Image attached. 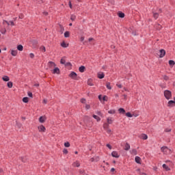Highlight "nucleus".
Segmentation results:
<instances>
[{"instance_id": "1", "label": "nucleus", "mask_w": 175, "mask_h": 175, "mask_svg": "<svg viewBox=\"0 0 175 175\" xmlns=\"http://www.w3.org/2000/svg\"><path fill=\"white\" fill-rule=\"evenodd\" d=\"M164 96L165 99H167V100H169V99L172 98V92L170 90H165Z\"/></svg>"}, {"instance_id": "2", "label": "nucleus", "mask_w": 175, "mask_h": 175, "mask_svg": "<svg viewBox=\"0 0 175 175\" xmlns=\"http://www.w3.org/2000/svg\"><path fill=\"white\" fill-rule=\"evenodd\" d=\"M68 76L73 80H77V73L74 71L71 72Z\"/></svg>"}, {"instance_id": "3", "label": "nucleus", "mask_w": 175, "mask_h": 175, "mask_svg": "<svg viewBox=\"0 0 175 175\" xmlns=\"http://www.w3.org/2000/svg\"><path fill=\"white\" fill-rule=\"evenodd\" d=\"M159 58H163L164 55H166V51L165 49L159 50Z\"/></svg>"}, {"instance_id": "4", "label": "nucleus", "mask_w": 175, "mask_h": 175, "mask_svg": "<svg viewBox=\"0 0 175 175\" xmlns=\"http://www.w3.org/2000/svg\"><path fill=\"white\" fill-rule=\"evenodd\" d=\"M38 129L39 132H46V127H44V126H43V124L38 126Z\"/></svg>"}, {"instance_id": "5", "label": "nucleus", "mask_w": 175, "mask_h": 175, "mask_svg": "<svg viewBox=\"0 0 175 175\" xmlns=\"http://www.w3.org/2000/svg\"><path fill=\"white\" fill-rule=\"evenodd\" d=\"M52 73L53 75H59V73H61V71L59 70L58 67H55V68L53 70Z\"/></svg>"}, {"instance_id": "6", "label": "nucleus", "mask_w": 175, "mask_h": 175, "mask_svg": "<svg viewBox=\"0 0 175 175\" xmlns=\"http://www.w3.org/2000/svg\"><path fill=\"white\" fill-rule=\"evenodd\" d=\"M48 66L51 69H53V68H55V66H57V64H55V63H54L53 62H49Z\"/></svg>"}, {"instance_id": "7", "label": "nucleus", "mask_w": 175, "mask_h": 175, "mask_svg": "<svg viewBox=\"0 0 175 175\" xmlns=\"http://www.w3.org/2000/svg\"><path fill=\"white\" fill-rule=\"evenodd\" d=\"M174 105H175V100H170L167 103L168 107H173V106H174Z\"/></svg>"}, {"instance_id": "8", "label": "nucleus", "mask_w": 175, "mask_h": 175, "mask_svg": "<svg viewBox=\"0 0 175 175\" xmlns=\"http://www.w3.org/2000/svg\"><path fill=\"white\" fill-rule=\"evenodd\" d=\"M135 161L136 163H138L139 165L142 164V159L139 156H136L135 158Z\"/></svg>"}, {"instance_id": "9", "label": "nucleus", "mask_w": 175, "mask_h": 175, "mask_svg": "<svg viewBox=\"0 0 175 175\" xmlns=\"http://www.w3.org/2000/svg\"><path fill=\"white\" fill-rule=\"evenodd\" d=\"M111 157H113V158H118L120 157V154H118V152L117 151H113L111 152Z\"/></svg>"}, {"instance_id": "10", "label": "nucleus", "mask_w": 175, "mask_h": 175, "mask_svg": "<svg viewBox=\"0 0 175 175\" xmlns=\"http://www.w3.org/2000/svg\"><path fill=\"white\" fill-rule=\"evenodd\" d=\"M39 122L41 124L46 122V116H40L39 118Z\"/></svg>"}, {"instance_id": "11", "label": "nucleus", "mask_w": 175, "mask_h": 175, "mask_svg": "<svg viewBox=\"0 0 175 175\" xmlns=\"http://www.w3.org/2000/svg\"><path fill=\"white\" fill-rule=\"evenodd\" d=\"M118 16L120 17V18H124V17H125V14L121 11H119L118 12Z\"/></svg>"}, {"instance_id": "12", "label": "nucleus", "mask_w": 175, "mask_h": 175, "mask_svg": "<svg viewBox=\"0 0 175 175\" xmlns=\"http://www.w3.org/2000/svg\"><path fill=\"white\" fill-rule=\"evenodd\" d=\"M79 70L81 73H84V72H85V66H81L79 68Z\"/></svg>"}, {"instance_id": "13", "label": "nucleus", "mask_w": 175, "mask_h": 175, "mask_svg": "<svg viewBox=\"0 0 175 175\" xmlns=\"http://www.w3.org/2000/svg\"><path fill=\"white\" fill-rule=\"evenodd\" d=\"M140 139H142V140H147L148 136L146 134L143 133L140 135Z\"/></svg>"}, {"instance_id": "14", "label": "nucleus", "mask_w": 175, "mask_h": 175, "mask_svg": "<svg viewBox=\"0 0 175 175\" xmlns=\"http://www.w3.org/2000/svg\"><path fill=\"white\" fill-rule=\"evenodd\" d=\"M97 77H98L99 79H105V73H103V72H98L97 74Z\"/></svg>"}, {"instance_id": "15", "label": "nucleus", "mask_w": 175, "mask_h": 175, "mask_svg": "<svg viewBox=\"0 0 175 175\" xmlns=\"http://www.w3.org/2000/svg\"><path fill=\"white\" fill-rule=\"evenodd\" d=\"M61 46L63 47L64 49H66V47L69 46V44H66L65 41L61 43Z\"/></svg>"}, {"instance_id": "16", "label": "nucleus", "mask_w": 175, "mask_h": 175, "mask_svg": "<svg viewBox=\"0 0 175 175\" xmlns=\"http://www.w3.org/2000/svg\"><path fill=\"white\" fill-rule=\"evenodd\" d=\"M130 154H131V155H137V150L136 149H133L130 150Z\"/></svg>"}, {"instance_id": "17", "label": "nucleus", "mask_w": 175, "mask_h": 175, "mask_svg": "<svg viewBox=\"0 0 175 175\" xmlns=\"http://www.w3.org/2000/svg\"><path fill=\"white\" fill-rule=\"evenodd\" d=\"M2 80H3V81H9L10 80V78H9L8 76L4 75L2 77Z\"/></svg>"}, {"instance_id": "18", "label": "nucleus", "mask_w": 175, "mask_h": 175, "mask_svg": "<svg viewBox=\"0 0 175 175\" xmlns=\"http://www.w3.org/2000/svg\"><path fill=\"white\" fill-rule=\"evenodd\" d=\"M59 32L61 34L64 33V31H65V28H64V26L62 25H59Z\"/></svg>"}, {"instance_id": "19", "label": "nucleus", "mask_w": 175, "mask_h": 175, "mask_svg": "<svg viewBox=\"0 0 175 175\" xmlns=\"http://www.w3.org/2000/svg\"><path fill=\"white\" fill-rule=\"evenodd\" d=\"M130 148H131V145H129L128 142H126L124 148L125 151H129Z\"/></svg>"}, {"instance_id": "20", "label": "nucleus", "mask_w": 175, "mask_h": 175, "mask_svg": "<svg viewBox=\"0 0 175 175\" xmlns=\"http://www.w3.org/2000/svg\"><path fill=\"white\" fill-rule=\"evenodd\" d=\"M118 111H119L120 114H125V113H126L125 109L124 108H120L118 109Z\"/></svg>"}, {"instance_id": "21", "label": "nucleus", "mask_w": 175, "mask_h": 175, "mask_svg": "<svg viewBox=\"0 0 175 175\" xmlns=\"http://www.w3.org/2000/svg\"><path fill=\"white\" fill-rule=\"evenodd\" d=\"M72 166H74V167H79L80 163H79V161H76L72 163Z\"/></svg>"}, {"instance_id": "22", "label": "nucleus", "mask_w": 175, "mask_h": 175, "mask_svg": "<svg viewBox=\"0 0 175 175\" xmlns=\"http://www.w3.org/2000/svg\"><path fill=\"white\" fill-rule=\"evenodd\" d=\"M17 50H18V51H23V50H24V46H23L21 44H19L17 46Z\"/></svg>"}, {"instance_id": "23", "label": "nucleus", "mask_w": 175, "mask_h": 175, "mask_svg": "<svg viewBox=\"0 0 175 175\" xmlns=\"http://www.w3.org/2000/svg\"><path fill=\"white\" fill-rule=\"evenodd\" d=\"M7 87H8V88H13V82L8 81L7 83Z\"/></svg>"}, {"instance_id": "24", "label": "nucleus", "mask_w": 175, "mask_h": 175, "mask_svg": "<svg viewBox=\"0 0 175 175\" xmlns=\"http://www.w3.org/2000/svg\"><path fill=\"white\" fill-rule=\"evenodd\" d=\"M168 64L170 66H175V62L174 60H169Z\"/></svg>"}, {"instance_id": "25", "label": "nucleus", "mask_w": 175, "mask_h": 175, "mask_svg": "<svg viewBox=\"0 0 175 175\" xmlns=\"http://www.w3.org/2000/svg\"><path fill=\"white\" fill-rule=\"evenodd\" d=\"M92 117H93V118L96 120L97 122H99V121H100V118H99V116H98L96 115H93Z\"/></svg>"}, {"instance_id": "26", "label": "nucleus", "mask_w": 175, "mask_h": 175, "mask_svg": "<svg viewBox=\"0 0 175 175\" xmlns=\"http://www.w3.org/2000/svg\"><path fill=\"white\" fill-rule=\"evenodd\" d=\"M163 168L165 169L167 172H169V170H170V167H169V166H167L166 164H163Z\"/></svg>"}, {"instance_id": "27", "label": "nucleus", "mask_w": 175, "mask_h": 175, "mask_svg": "<svg viewBox=\"0 0 175 175\" xmlns=\"http://www.w3.org/2000/svg\"><path fill=\"white\" fill-rule=\"evenodd\" d=\"M23 103H28V102H29V99L28 98V97H24L23 98Z\"/></svg>"}, {"instance_id": "28", "label": "nucleus", "mask_w": 175, "mask_h": 175, "mask_svg": "<svg viewBox=\"0 0 175 175\" xmlns=\"http://www.w3.org/2000/svg\"><path fill=\"white\" fill-rule=\"evenodd\" d=\"M70 36V31H65L64 33V38H69Z\"/></svg>"}, {"instance_id": "29", "label": "nucleus", "mask_w": 175, "mask_h": 175, "mask_svg": "<svg viewBox=\"0 0 175 175\" xmlns=\"http://www.w3.org/2000/svg\"><path fill=\"white\" fill-rule=\"evenodd\" d=\"M88 85H90V86L94 85V83H92V79H89L88 80Z\"/></svg>"}, {"instance_id": "30", "label": "nucleus", "mask_w": 175, "mask_h": 175, "mask_svg": "<svg viewBox=\"0 0 175 175\" xmlns=\"http://www.w3.org/2000/svg\"><path fill=\"white\" fill-rule=\"evenodd\" d=\"M11 55H12L13 57H16V55H17V51L12 50V51H11Z\"/></svg>"}, {"instance_id": "31", "label": "nucleus", "mask_w": 175, "mask_h": 175, "mask_svg": "<svg viewBox=\"0 0 175 175\" xmlns=\"http://www.w3.org/2000/svg\"><path fill=\"white\" fill-rule=\"evenodd\" d=\"M156 29H158V31H161V29H162V25H161L160 24H157Z\"/></svg>"}, {"instance_id": "32", "label": "nucleus", "mask_w": 175, "mask_h": 175, "mask_svg": "<svg viewBox=\"0 0 175 175\" xmlns=\"http://www.w3.org/2000/svg\"><path fill=\"white\" fill-rule=\"evenodd\" d=\"M126 116L129 118H132V117H133V115H132V113L131 112H127L126 113Z\"/></svg>"}, {"instance_id": "33", "label": "nucleus", "mask_w": 175, "mask_h": 175, "mask_svg": "<svg viewBox=\"0 0 175 175\" xmlns=\"http://www.w3.org/2000/svg\"><path fill=\"white\" fill-rule=\"evenodd\" d=\"M161 151H163V152H165V151H167V150H169V148L166 146H163L161 148Z\"/></svg>"}, {"instance_id": "34", "label": "nucleus", "mask_w": 175, "mask_h": 175, "mask_svg": "<svg viewBox=\"0 0 175 175\" xmlns=\"http://www.w3.org/2000/svg\"><path fill=\"white\" fill-rule=\"evenodd\" d=\"M106 87H107V90H111V86L110 85V82H107L106 83Z\"/></svg>"}, {"instance_id": "35", "label": "nucleus", "mask_w": 175, "mask_h": 175, "mask_svg": "<svg viewBox=\"0 0 175 175\" xmlns=\"http://www.w3.org/2000/svg\"><path fill=\"white\" fill-rule=\"evenodd\" d=\"M153 17H154V18H155V20H157V18H158V17H159V14L154 13L153 14Z\"/></svg>"}, {"instance_id": "36", "label": "nucleus", "mask_w": 175, "mask_h": 175, "mask_svg": "<svg viewBox=\"0 0 175 175\" xmlns=\"http://www.w3.org/2000/svg\"><path fill=\"white\" fill-rule=\"evenodd\" d=\"M109 114H116V111L114 109H111L108 111Z\"/></svg>"}, {"instance_id": "37", "label": "nucleus", "mask_w": 175, "mask_h": 175, "mask_svg": "<svg viewBox=\"0 0 175 175\" xmlns=\"http://www.w3.org/2000/svg\"><path fill=\"white\" fill-rule=\"evenodd\" d=\"M107 123L108 124H113V120H111V118H107Z\"/></svg>"}, {"instance_id": "38", "label": "nucleus", "mask_w": 175, "mask_h": 175, "mask_svg": "<svg viewBox=\"0 0 175 175\" xmlns=\"http://www.w3.org/2000/svg\"><path fill=\"white\" fill-rule=\"evenodd\" d=\"M64 147H70V143H69V142H65Z\"/></svg>"}, {"instance_id": "39", "label": "nucleus", "mask_w": 175, "mask_h": 175, "mask_svg": "<svg viewBox=\"0 0 175 175\" xmlns=\"http://www.w3.org/2000/svg\"><path fill=\"white\" fill-rule=\"evenodd\" d=\"M34 2H36V3H39L40 5L41 3H43V0H33Z\"/></svg>"}, {"instance_id": "40", "label": "nucleus", "mask_w": 175, "mask_h": 175, "mask_svg": "<svg viewBox=\"0 0 175 175\" xmlns=\"http://www.w3.org/2000/svg\"><path fill=\"white\" fill-rule=\"evenodd\" d=\"M40 50H41V51H43L44 53H45L46 47H44V46H40Z\"/></svg>"}, {"instance_id": "41", "label": "nucleus", "mask_w": 175, "mask_h": 175, "mask_svg": "<svg viewBox=\"0 0 175 175\" xmlns=\"http://www.w3.org/2000/svg\"><path fill=\"white\" fill-rule=\"evenodd\" d=\"M27 95L29 98H33V94L31 92H28Z\"/></svg>"}, {"instance_id": "42", "label": "nucleus", "mask_w": 175, "mask_h": 175, "mask_svg": "<svg viewBox=\"0 0 175 175\" xmlns=\"http://www.w3.org/2000/svg\"><path fill=\"white\" fill-rule=\"evenodd\" d=\"M66 61L64 59H61L60 60V64H62V65H65Z\"/></svg>"}, {"instance_id": "43", "label": "nucleus", "mask_w": 175, "mask_h": 175, "mask_svg": "<svg viewBox=\"0 0 175 175\" xmlns=\"http://www.w3.org/2000/svg\"><path fill=\"white\" fill-rule=\"evenodd\" d=\"M70 20H71L72 21H75L76 20V16H75V15H71V16H70Z\"/></svg>"}, {"instance_id": "44", "label": "nucleus", "mask_w": 175, "mask_h": 175, "mask_svg": "<svg viewBox=\"0 0 175 175\" xmlns=\"http://www.w3.org/2000/svg\"><path fill=\"white\" fill-rule=\"evenodd\" d=\"M104 102H107V96H103V100Z\"/></svg>"}, {"instance_id": "45", "label": "nucleus", "mask_w": 175, "mask_h": 175, "mask_svg": "<svg viewBox=\"0 0 175 175\" xmlns=\"http://www.w3.org/2000/svg\"><path fill=\"white\" fill-rule=\"evenodd\" d=\"M68 149L66 148H64L63 150V154H65V155H66V154H68Z\"/></svg>"}, {"instance_id": "46", "label": "nucleus", "mask_w": 175, "mask_h": 175, "mask_svg": "<svg viewBox=\"0 0 175 175\" xmlns=\"http://www.w3.org/2000/svg\"><path fill=\"white\" fill-rule=\"evenodd\" d=\"M65 66H72V63L70 62H67V63H65Z\"/></svg>"}, {"instance_id": "47", "label": "nucleus", "mask_w": 175, "mask_h": 175, "mask_svg": "<svg viewBox=\"0 0 175 175\" xmlns=\"http://www.w3.org/2000/svg\"><path fill=\"white\" fill-rule=\"evenodd\" d=\"M96 114H97L98 116H100V117H102V116H103V114L102 113V112H100V111H98L96 112Z\"/></svg>"}, {"instance_id": "48", "label": "nucleus", "mask_w": 175, "mask_h": 175, "mask_svg": "<svg viewBox=\"0 0 175 175\" xmlns=\"http://www.w3.org/2000/svg\"><path fill=\"white\" fill-rule=\"evenodd\" d=\"M85 109H86L87 110H90V109H91V106H90V105H88V104H86V105H85Z\"/></svg>"}, {"instance_id": "49", "label": "nucleus", "mask_w": 175, "mask_h": 175, "mask_svg": "<svg viewBox=\"0 0 175 175\" xmlns=\"http://www.w3.org/2000/svg\"><path fill=\"white\" fill-rule=\"evenodd\" d=\"M163 79L165 80V81H167V80H169V77L167 75H164Z\"/></svg>"}, {"instance_id": "50", "label": "nucleus", "mask_w": 175, "mask_h": 175, "mask_svg": "<svg viewBox=\"0 0 175 175\" xmlns=\"http://www.w3.org/2000/svg\"><path fill=\"white\" fill-rule=\"evenodd\" d=\"M18 17H19V18H21L22 20L23 18H24V14H20Z\"/></svg>"}, {"instance_id": "51", "label": "nucleus", "mask_w": 175, "mask_h": 175, "mask_svg": "<svg viewBox=\"0 0 175 175\" xmlns=\"http://www.w3.org/2000/svg\"><path fill=\"white\" fill-rule=\"evenodd\" d=\"M94 158L95 162H98V161H99V157H94Z\"/></svg>"}, {"instance_id": "52", "label": "nucleus", "mask_w": 175, "mask_h": 175, "mask_svg": "<svg viewBox=\"0 0 175 175\" xmlns=\"http://www.w3.org/2000/svg\"><path fill=\"white\" fill-rule=\"evenodd\" d=\"M21 159L22 162H23V163H25V162H26L25 157H21Z\"/></svg>"}, {"instance_id": "53", "label": "nucleus", "mask_w": 175, "mask_h": 175, "mask_svg": "<svg viewBox=\"0 0 175 175\" xmlns=\"http://www.w3.org/2000/svg\"><path fill=\"white\" fill-rule=\"evenodd\" d=\"M32 43H33V44H38V40H33V41H32Z\"/></svg>"}, {"instance_id": "54", "label": "nucleus", "mask_w": 175, "mask_h": 175, "mask_svg": "<svg viewBox=\"0 0 175 175\" xmlns=\"http://www.w3.org/2000/svg\"><path fill=\"white\" fill-rule=\"evenodd\" d=\"M165 132H172V129H165Z\"/></svg>"}, {"instance_id": "55", "label": "nucleus", "mask_w": 175, "mask_h": 175, "mask_svg": "<svg viewBox=\"0 0 175 175\" xmlns=\"http://www.w3.org/2000/svg\"><path fill=\"white\" fill-rule=\"evenodd\" d=\"M29 57H30V58H34L35 57V55H33V53H30L29 54Z\"/></svg>"}, {"instance_id": "56", "label": "nucleus", "mask_w": 175, "mask_h": 175, "mask_svg": "<svg viewBox=\"0 0 175 175\" xmlns=\"http://www.w3.org/2000/svg\"><path fill=\"white\" fill-rule=\"evenodd\" d=\"M107 147L108 148H109V150H111V148H112L111 145H110L109 144H107Z\"/></svg>"}, {"instance_id": "57", "label": "nucleus", "mask_w": 175, "mask_h": 175, "mask_svg": "<svg viewBox=\"0 0 175 175\" xmlns=\"http://www.w3.org/2000/svg\"><path fill=\"white\" fill-rule=\"evenodd\" d=\"M81 103H85V98H81Z\"/></svg>"}, {"instance_id": "58", "label": "nucleus", "mask_w": 175, "mask_h": 175, "mask_svg": "<svg viewBox=\"0 0 175 175\" xmlns=\"http://www.w3.org/2000/svg\"><path fill=\"white\" fill-rule=\"evenodd\" d=\"M103 97H102V95H101V94L98 95V99H99V100H103Z\"/></svg>"}, {"instance_id": "59", "label": "nucleus", "mask_w": 175, "mask_h": 175, "mask_svg": "<svg viewBox=\"0 0 175 175\" xmlns=\"http://www.w3.org/2000/svg\"><path fill=\"white\" fill-rule=\"evenodd\" d=\"M108 126H109L108 124L107 123L104 124V129L108 128Z\"/></svg>"}, {"instance_id": "60", "label": "nucleus", "mask_w": 175, "mask_h": 175, "mask_svg": "<svg viewBox=\"0 0 175 175\" xmlns=\"http://www.w3.org/2000/svg\"><path fill=\"white\" fill-rule=\"evenodd\" d=\"M68 5H69V8H70V9H72V1H69L68 3Z\"/></svg>"}, {"instance_id": "61", "label": "nucleus", "mask_w": 175, "mask_h": 175, "mask_svg": "<svg viewBox=\"0 0 175 175\" xmlns=\"http://www.w3.org/2000/svg\"><path fill=\"white\" fill-rule=\"evenodd\" d=\"M116 85L118 88H122V85L121 84H117Z\"/></svg>"}, {"instance_id": "62", "label": "nucleus", "mask_w": 175, "mask_h": 175, "mask_svg": "<svg viewBox=\"0 0 175 175\" xmlns=\"http://www.w3.org/2000/svg\"><path fill=\"white\" fill-rule=\"evenodd\" d=\"M16 125L18 126V128H21V126H23L21 124L17 123V122H16Z\"/></svg>"}, {"instance_id": "63", "label": "nucleus", "mask_w": 175, "mask_h": 175, "mask_svg": "<svg viewBox=\"0 0 175 175\" xmlns=\"http://www.w3.org/2000/svg\"><path fill=\"white\" fill-rule=\"evenodd\" d=\"M131 33H132V35H133V36H136V31H133L131 32Z\"/></svg>"}, {"instance_id": "64", "label": "nucleus", "mask_w": 175, "mask_h": 175, "mask_svg": "<svg viewBox=\"0 0 175 175\" xmlns=\"http://www.w3.org/2000/svg\"><path fill=\"white\" fill-rule=\"evenodd\" d=\"M90 161L91 162H95V158L94 157L91 158Z\"/></svg>"}]
</instances>
